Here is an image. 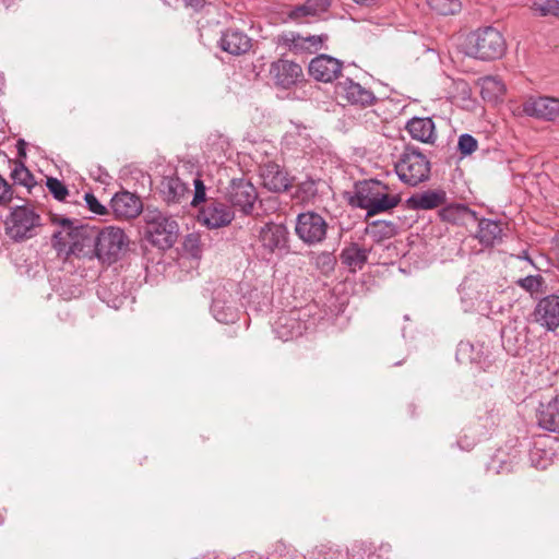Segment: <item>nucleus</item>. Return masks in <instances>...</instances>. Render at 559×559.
<instances>
[{"label": "nucleus", "mask_w": 559, "mask_h": 559, "mask_svg": "<svg viewBox=\"0 0 559 559\" xmlns=\"http://www.w3.org/2000/svg\"><path fill=\"white\" fill-rule=\"evenodd\" d=\"M476 215L474 211H471L466 205L463 204H451L442 207L439 211V216L442 221L456 223L464 214Z\"/></svg>", "instance_id": "34"}, {"label": "nucleus", "mask_w": 559, "mask_h": 559, "mask_svg": "<svg viewBox=\"0 0 559 559\" xmlns=\"http://www.w3.org/2000/svg\"><path fill=\"white\" fill-rule=\"evenodd\" d=\"M536 416L540 428L559 432V399L556 396L547 402H540Z\"/></svg>", "instance_id": "25"}, {"label": "nucleus", "mask_w": 559, "mask_h": 559, "mask_svg": "<svg viewBox=\"0 0 559 559\" xmlns=\"http://www.w3.org/2000/svg\"><path fill=\"white\" fill-rule=\"evenodd\" d=\"M366 234L370 236L373 241L380 242L392 238L396 234V227L392 222L374 221L368 225Z\"/></svg>", "instance_id": "30"}, {"label": "nucleus", "mask_w": 559, "mask_h": 559, "mask_svg": "<svg viewBox=\"0 0 559 559\" xmlns=\"http://www.w3.org/2000/svg\"><path fill=\"white\" fill-rule=\"evenodd\" d=\"M309 74L320 82H332L342 71V62L329 55H319L309 63Z\"/></svg>", "instance_id": "15"}, {"label": "nucleus", "mask_w": 559, "mask_h": 559, "mask_svg": "<svg viewBox=\"0 0 559 559\" xmlns=\"http://www.w3.org/2000/svg\"><path fill=\"white\" fill-rule=\"evenodd\" d=\"M477 145H478L477 140L468 133H463L459 138L457 148L461 152V154L464 156L469 155L473 152H475L477 148Z\"/></svg>", "instance_id": "39"}, {"label": "nucleus", "mask_w": 559, "mask_h": 559, "mask_svg": "<svg viewBox=\"0 0 559 559\" xmlns=\"http://www.w3.org/2000/svg\"><path fill=\"white\" fill-rule=\"evenodd\" d=\"M506 92L504 84L497 76H485L480 80V94L485 100L493 102Z\"/></svg>", "instance_id": "29"}, {"label": "nucleus", "mask_w": 559, "mask_h": 559, "mask_svg": "<svg viewBox=\"0 0 559 559\" xmlns=\"http://www.w3.org/2000/svg\"><path fill=\"white\" fill-rule=\"evenodd\" d=\"M555 257H556V259H557V260H558V262H559V243H558V245L556 246V248H555Z\"/></svg>", "instance_id": "48"}, {"label": "nucleus", "mask_w": 559, "mask_h": 559, "mask_svg": "<svg viewBox=\"0 0 559 559\" xmlns=\"http://www.w3.org/2000/svg\"><path fill=\"white\" fill-rule=\"evenodd\" d=\"M111 209L117 217L134 218L142 211V201L135 194L122 191L112 197Z\"/></svg>", "instance_id": "19"}, {"label": "nucleus", "mask_w": 559, "mask_h": 559, "mask_svg": "<svg viewBox=\"0 0 559 559\" xmlns=\"http://www.w3.org/2000/svg\"><path fill=\"white\" fill-rule=\"evenodd\" d=\"M469 280H465L463 284L461 285V294H462V300H465V295H467L466 290L471 288Z\"/></svg>", "instance_id": "44"}, {"label": "nucleus", "mask_w": 559, "mask_h": 559, "mask_svg": "<svg viewBox=\"0 0 559 559\" xmlns=\"http://www.w3.org/2000/svg\"><path fill=\"white\" fill-rule=\"evenodd\" d=\"M447 201V193L443 190H427L411 195L407 200V207L414 211L433 210L443 205Z\"/></svg>", "instance_id": "21"}, {"label": "nucleus", "mask_w": 559, "mask_h": 559, "mask_svg": "<svg viewBox=\"0 0 559 559\" xmlns=\"http://www.w3.org/2000/svg\"><path fill=\"white\" fill-rule=\"evenodd\" d=\"M262 246L270 252L286 247L287 229L283 225L270 223L263 226L259 234Z\"/></svg>", "instance_id": "23"}, {"label": "nucleus", "mask_w": 559, "mask_h": 559, "mask_svg": "<svg viewBox=\"0 0 559 559\" xmlns=\"http://www.w3.org/2000/svg\"><path fill=\"white\" fill-rule=\"evenodd\" d=\"M25 141L24 140H19L17 141V151H19V155L21 156H24L25 155Z\"/></svg>", "instance_id": "45"}, {"label": "nucleus", "mask_w": 559, "mask_h": 559, "mask_svg": "<svg viewBox=\"0 0 559 559\" xmlns=\"http://www.w3.org/2000/svg\"><path fill=\"white\" fill-rule=\"evenodd\" d=\"M318 193V182L312 178L301 181L294 193V198L299 202L309 203L313 201Z\"/></svg>", "instance_id": "32"}, {"label": "nucleus", "mask_w": 559, "mask_h": 559, "mask_svg": "<svg viewBox=\"0 0 559 559\" xmlns=\"http://www.w3.org/2000/svg\"><path fill=\"white\" fill-rule=\"evenodd\" d=\"M328 40V35L302 36L295 32H287L278 37V43L287 47L294 53H314L320 50Z\"/></svg>", "instance_id": "13"}, {"label": "nucleus", "mask_w": 559, "mask_h": 559, "mask_svg": "<svg viewBox=\"0 0 559 559\" xmlns=\"http://www.w3.org/2000/svg\"><path fill=\"white\" fill-rule=\"evenodd\" d=\"M193 185H194V193H193V198L191 201V205L193 207H197L200 203L205 201L206 188H205L202 179H200L199 177L194 178Z\"/></svg>", "instance_id": "40"}, {"label": "nucleus", "mask_w": 559, "mask_h": 559, "mask_svg": "<svg viewBox=\"0 0 559 559\" xmlns=\"http://www.w3.org/2000/svg\"><path fill=\"white\" fill-rule=\"evenodd\" d=\"M532 10L539 16H559V0L535 1Z\"/></svg>", "instance_id": "35"}, {"label": "nucleus", "mask_w": 559, "mask_h": 559, "mask_svg": "<svg viewBox=\"0 0 559 559\" xmlns=\"http://www.w3.org/2000/svg\"><path fill=\"white\" fill-rule=\"evenodd\" d=\"M87 209L97 215H104L107 213L106 206H104L98 199L91 192H86L84 195Z\"/></svg>", "instance_id": "41"}, {"label": "nucleus", "mask_w": 559, "mask_h": 559, "mask_svg": "<svg viewBox=\"0 0 559 559\" xmlns=\"http://www.w3.org/2000/svg\"><path fill=\"white\" fill-rule=\"evenodd\" d=\"M502 228L497 221L481 218L478 222L477 238L485 246L493 245L501 239Z\"/></svg>", "instance_id": "28"}, {"label": "nucleus", "mask_w": 559, "mask_h": 559, "mask_svg": "<svg viewBox=\"0 0 559 559\" xmlns=\"http://www.w3.org/2000/svg\"><path fill=\"white\" fill-rule=\"evenodd\" d=\"M370 252L371 248H364L356 242H350L342 249L340 260L350 272L355 273L365 266Z\"/></svg>", "instance_id": "24"}, {"label": "nucleus", "mask_w": 559, "mask_h": 559, "mask_svg": "<svg viewBox=\"0 0 559 559\" xmlns=\"http://www.w3.org/2000/svg\"><path fill=\"white\" fill-rule=\"evenodd\" d=\"M186 4L194 10H200L204 7L205 0H186Z\"/></svg>", "instance_id": "43"}, {"label": "nucleus", "mask_w": 559, "mask_h": 559, "mask_svg": "<svg viewBox=\"0 0 559 559\" xmlns=\"http://www.w3.org/2000/svg\"><path fill=\"white\" fill-rule=\"evenodd\" d=\"M331 5L330 0H307L300 5H296L288 13L289 19L294 21H302L307 17H316L326 12Z\"/></svg>", "instance_id": "26"}, {"label": "nucleus", "mask_w": 559, "mask_h": 559, "mask_svg": "<svg viewBox=\"0 0 559 559\" xmlns=\"http://www.w3.org/2000/svg\"><path fill=\"white\" fill-rule=\"evenodd\" d=\"M355 3L359 4V5H370L372 4L376 0H353Z\"/></svg>", "instance_id": "46"}, {"label": "nucleus", "mask_w": 559, "mask_h": 559, "mask_svg": "<svg viewBox=\"0 0 559 559\" xmlns=\"http://www.w3.org/2000/svg\"><path fill=\"white\" fill-rule=\"evenodd\" d=\"M177 229L178 226L175 221L164 218L162 222H155L150 226L147 238L153 246L166 250L175 243Z\"/></svg>", "instance_id": "16"}, {"label": "nucleus", "mask_w": 559, "mask_h": 559, "mask_svg": "<svg viewBox=\"0 0 559 559\" xmlns=\"http://www.w3.org/2000/svg\"><path fill=\"white\" fill-rule=\"evenodd\" d=\"M11 178L15 185L23 186L29 191L36 186L34 176L21 162H15L11 170Z\"/></svg>", "instance_id": "31"}, {"label": "nucleus", "mask_w": 559, "mask_h": 559, "mask_svg": "<svg viewBox=\"0 0 559 559\" xmlns=\"http://www.w3.org/2000/svg\"><path fill=\"white\" fill-rule=\"evenodd\" d=\"M182 247L186 253L194 259H199L202 254L201 236L197 233L187 235L183 239Z\"/></svg>", "instance_id": "36"}, {"label": "nucleus", "mask_w": 559, "mask_h": 559, "mask_svg": "<svg viewBox=\"0 0 559 559\" xmlns=\"http://www.w3.org/2000/svg\"><path fill=\"white\" fill-rule=\"evenodd\" d=\"M260 177L264 188L273 192H284L292 186L287 173L280 165L272 162L261 167Z\"/></svg>", "instance_id": "18"}, {"label": "nucleus", "mask_w": 559, "mask_h": 559, "mask_svg": "<svg viewBox=\"0 0 559 559\" xmlns=\"http://www.w3.org/2000/svg\"><path fill=\"white\" fill-rule=\"evenodd\" d=\"M234 212L224 203L211 201L199 213V221L209 228H219L231 223Z\"/></svg>", "instance_id": "14"}, {"label": "nucleus", "mask_w": 559, "mask_h": 559, "mask_svg": "<svg viewBox=\"0 0 559 559\" xmlns=\"http://www.w3.org/2000/svg\"><path fill=\"white\" fill-rule=\"evenodd\" d=\"M537 452H538L537 450H536V451H534V452H532V454H531V456H532V461H534V455H536V454H537Z\"/></svg>", "instance_id": "49"}, {"label": "nucleus", "mask_w": 559, "mask_h": 559, "mask_svg": "<svg viewBox=\"0 0 559 559\" xmlns=\"http://www.w3.org/2000/svg\"><path fill=\"white\" fill-rule=\"evenodd\" d=\"M534 321L547 331L559 328V295L550 294L536 304L533 311Z\"/></svg>", "instance_id": "10"}, {"label": "nucleus", "mask_w": 559, "mask_h": 559, "mask_svg": "<svg viewBox=\"0 0 559 559\" xmlns=\"http://www.w3.org/2000/svg\"><path fill=\"white\" fill-rule=\"evenodd\" d=\"M295 233L308 246H316L326 238L328 223L320 214L307 211L297 216Z\"/></svg>", "instance_id": "7"}, {"label": "nucleus", "mask_w": 559, "mask_h": 559, "mask_svg": "<svg viewBox=\"0 0 559 559\" xmlns=\"http://www.w3.org/2000/svg\"><path fill=\"white\" fill-rule=\"evenodd\" d=\"M219 47L230 55L239 56L249 51L251 39L243 32L228 28L219 39Z\"/></svg>", "instance_id": "22"}, {"label": "nucleus", "mask_w": 559, "mask_h": 559, "mask_svg": "<svg viewBox=\"0 0 559 559\" xmlns=\"http://www.w3.org/2000/svg\"><path fill=\"white\" fill-rule=\"evenodd\" d=\"M229 203L243 214L252 212L258 193L254 186L245 179H234L227 190Z\"/></svg>", "instance_id": "8"}, {"label": "nucleus", "mask_w": 559, "mask_h": 559, "mask_svg": "<svg viewBox=\"0 0 559 559\" xmlns=\"http://www.w3.org/2000/svg\"><path fill=\"white\" fill-rule=\"evenodd\" d=\"M399 179L411 187L426 182L430 178V159L415 145L408 144L394 163Z\"/></svg>", "instance_id": "4"}, {"label": "nucleus", "mask_w": 559, "mask_h": 559, "mask_svg": "<svg viewBox=\"0 0 559 559\" xmlns=\"http://www.w3.org/2000/svg\"><path fill=\"white\" fill-rule=\"evenodd\" d=\"M523 112L533 118L554 121L559 117V98L549 96H530L522 105Z\"/></svg>", "instance_id": "12"}, {"label": "nucleus", "mask_w": 559, "mask_h": 559, "mask_svg": "<svg viewBox=\"0 0 559 559\" xmlns=\"http://www.w3.org/2000/svg\"><path fill=\"white\" fill-rule=\"evenodd\" d=\"M544 283V278L540 275H527L523 278H520L516 284L523 288L524 290L534 294L539 292L542 285Z\"/></svg>", "instance_id": "38"}, {"label": "nucleus", "mask_w": 559, "mask_h": 559, "mask_svg": "<svg viewBox=\"0 0 559 559\" xmlns=\"http://www.w3.org/2000/svg\"><path fill=\"white\" fill-rule=\"evenodd\" d=\"M506 49L507 45L502 34L492 26L469 33L464 43L465 55L484 61L501 58Z\"/></svg>", "instance_id": "3"}, {"label": "nucleus", "mask_w": 559, "mask_h": 559, "mask_svg": "<svg viewBox=\"0 0 559 559\" xmlns=\"http://www.w3.org/2000/svg\"><path fill=\"white\" fill-rule=\"evenodd\" d=\"M406 130L412 139L426 144H433L437 139L435 122L429 117H413L407 121Z\"/></svg>", "instance_id": "20"}, {"label": "nucleus", "mask_w": 559, "mask_h": 559, "mask_svg": "<svg viewBox=\"0 0 559 559\" xmlns=\"http://www.w3.org/2000/svg\"><path fill=\"white\" fill-rule=\"evenodd\" d=\"M469 347L471 346L468 344H460L457 353L459 354L465 353L468 350Z\"/></svg>", "instance_id": "47"}, {"label": "nucleus", "mask_w": 559, "mask_h": 559, "mask_svg": "<svg viewBox=\"0 0 559 559\" xmlns=\"http://www.w3.org/2000/svg\"><path fill=\"white\" fill-rule=\"evenodd\" d=\"M355 204L367 211V216L389 211L395 207L401 198L390 193V188L379 180L370 179L356 185Z\"/></svg>", "instance_id": "2"}, {"label": "nucleus", "mask_w": 559, "mask_h": 559, "mask_svg": "<svg viewBox=\"0 0 559 559\" xmlns=\"http://www.w3.org/2000/svg\"><path fill=\"white\" fill-rule=\"evenodd\" d=\"M306 329L302 311L299 309L283 312L273 324L274 333L284 342L301 336Z\"/></svg>", "instance_id": "9"}, {"label": "nucleus", "mask_w": 559, "mask_h": 559, "mask_svg": "<svg viewBox=\"0 0 559 559\" xmlns=\"http://www.w3.org/2000/svg\"><path fill=\"white\" fill-rule=\"evenodd\" d=\"M40 216L28 206L12 209L5 222V233L14 241H24L37 234Z\"/></svg>", "instance_id": "6"}, {"label": "nucleus", "mask_w": 559, "mask_h": 559, "mask_svg": "<svg viewBox=\"0 0 559 559\" xmlns=\"http://www.w3.org/2000/svg\"><path fill=\"white\" fill-rule=\"evenodd\" d=\"M211 313L216 321L224 324H231L238 320L240 308L234 283L215 287L213 290Z\"/></svg>", "instance_id": "5"}, {"label": "nucleus", "mask_w": 559, "mask_h": 559, "mask_svg": "<svg viewBox=\"0 0 559 559\" xmlns=\"http://www.w3.org/2000/svg\"><path fill=\"white\" fill-rule=\"evenodd\" d=\"M429 8L440 15L456 14L462 9L460 0H427Z\"/></svg>", "instance_id": "33"}, {"label": "nucleus", "mask_w": 559, "mask_h": 559, "mask_svg": "<svg viewBox=\"0 0 559 559\" xmlns=\"http://www.w3.org/2000/svg\"><path fill=\"white\" fill-rule=\"evenodd\" d=\"M523 259H525V260H527V261L532 262V261H531V259L528 258V255H527L526 253H525V255H523Z\"/></svg>", "instance_id": "50"}, {"label": "nucleus", "mask_w": 559, "mask_h": 559, "mask_svg": "<svg viewBox=\"0 0 559 559\" xmlns=\"http://www.w3.org/2000/svg\"><path fill=\"white\" fill-rule=\"evenodd\" d=\"M13 198L12 187L0 176V206H7Z\"/></svg>", "instance_id": "42"}, {"label": "nucleus", "mask_w": 559, "mask_h": 559, "mask_svg": "<svg viewBox=\"0 0 559 559\" xmlns=\"http://www.w3.org/2000/svg\"><path fill=\"white\" fill-rule=\"evenodd\" d=\"M53 223L61 227L52 235L53 247L75 255L93 253L103 263L111 264L119 259L128 245L124 231L119 227L108 226L96 230L84 226H73L66 217H56Z\"/></svg>", "instance_id": "1"}, {"label": "nucleus", "mask_w": 559, "mask_h": 559, "mask_svg": "<svg viewBox=\"0 0 559 559\" xmlns=\"http://www.w3.org/2000/svg\"><path fill=\"white\" fill-rule=\"evenodd\" d=\"M160 192L168 203H179L189 193V188L178 177H165L160 183Z\"/></svg>", "instance_id": "27"}, {"label": "nucleus", "mask_w": 559, "mask_h": 559, "mask_svg": "<svg viewBox=\"0 0 559 559\" xmlns=\"http://www.w3.org/2000/svg\"><path fill=\"white\" fill-rule=\"evenodd\" d=\"M269 73L274 84L282 88H289L296 85L304 76L301 67L286 59L273 61Z\"/></svg>", "instance_id": "11"}, {"label": "nucleus", "mask_w": 559, "mask_h": 559, "mask_svg": "<svg viewBox=\"0 0 559 559\" xmlns=\"http://www.w3.org/2000/svg\"><path fill=\"white\" fill-rule=\"evenodd\" d=\"M335 90L340 97L345 98L353 105L366 107L372 105L376 100V96L370 90L365 88L350 79L338 82Z\"/></svg>", "instance_id": "17"}, {"label": "nucleus", "mask_w": 559, "mask_h": 559, "mask_svg": "<svg viewBox=\"0 0 559 559\" xmlns=\"http://www.w3.org/2000/svg\"><path fill=\"white\" fill-rule=\"evenodd\" d=\"M46 186L49 192L53 195V198L58 201H63L66 197L69 194V190L66 185L53 177L47 178Z\"/></svg>", "instance_id": "37"}]
</instances>
